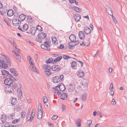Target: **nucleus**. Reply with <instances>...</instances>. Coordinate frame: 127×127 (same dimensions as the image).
<instances>
[{"mask_svg":"<svg viewBox=\"0 0 127 127\" xmlns=\"http://www.w3.org/2000/svg\"><path fill=\"white\" fill-rule=\"evenodd\" d=\"M5 61L2 57H0V67L4 69L11 65L10 60L8 57L5 56Z\"/></svg>","mask_w":127,"mask_h":127,"instance_id":"1","label":"nucleus"},{"mask_svg":"<svg viewBox=\"0 0 127 127\" xmlns=\"http://www.w3.org/2000/svg\"><path fill=\"white\" fill-rule=\"evenodd\" d=\"M18 85L16 83L12 84V86H9L6 87L5 90L7 93H10L12 92V91L16 90V89Z\"/></svg>","mask_w":127,"mask_h":127,"instance_id":"2","label":"nucleus"},{"mask_svg":"<svg viewBox=\"0 0 127 127\" xmlns=\"http://www.w3.org/2000/svg\"><path fill=\"white\" fill-rule=\"evenodd\" d=\"M8 77H9L5 79L4 80V83L6 85L8 86H11V85L13 84L14 80H15L16 79L11 75Z\"/></svg>","mask_w":127,"mask_h":127,"instance_id":"3","label":"nucleus"},{"mask_svg":"<svg viewBox=\"0 0 127 127\" xmlns=\"http://www.w3.org/2000/svg\"><path fill=\"white\" fill-rule=\"evenodd\" d=\"M46 33L43 32L40 33L37 35L38 38L36 39V40L40 43H41L42 41L41 39L45 38L46 36Z\"/></svg>","mask_w":127,"mask_h":127,"instance_id":"4","label":"nucleus"},{"mask_svg":"<svg viewBox=\"0 0 127 127\" xmlns=\"http://www.w3.org/2000/svg\"><path fill=\"white\" fill-rule=\"evenodd\" d=\"M38 106V110L37 112V117L38 119L40 120L41 119L42 117V106L40 105V107Z\"/></svg>","mask_w":127,"mask_h":127,"instance_id":"5","label":"nucleus"},{"mask_svg":"<svg viewBox=\"0 0 127 127\" xmlns=\"http://www.w3.org/2000/svg\"><path fill=\"white\" fill-rule=\"evenodd\" d=\"M52 69L53 71L57 72L60 70L61 67L58 65H55L52 66Z\"/></svg>","mask_w":127,"mask_h":127,"instance_id":"6","label":"nucleus"},{"mask_svg":"<svg viewBox=\"0 0 127 127\" xmlns=\"http://www.w3.org/2000/svg\"><path fill=\"white\" fill-rule=\"evenodd\" d=\"M56 87H59L60 90L62 92L64 91L65 90V87L64 84L62 83H61L60 85H58L56 86Z\"/></svg>","mask_w":127,"mask_h":127,"instance_id":"7","label":"nucleus"},{"mask_svg":"<svg viewBox=\"0 0 127 127\" xmlns=\"http://www.w3.org/2000/svg\"><path fill=\"white\" fill-rule=\"evenodd\" d=\"M106 10L107 13L110 15L113 16V13L111 9L109 7L107 6L106 7Z\"/></svg>","mask_w":127,"mask_h":127,"instance_id":"8","label":"nucleus"},{"mask_svg":"<svg viewBox=\"0 0 127 127\" xmlns=\"http://www.w3.org/2000/svg\"><path fill=\"white\" fill-rule=\"evenodd\" d=\"M1 72L2 74L4 76H7L8 77L11 75L8 71L4 70H1Z\"/></svg>","mask_w":127,"mask_h":127,"instance_id":"9","label":"nucleus"},{"mask_svg":"<svg viewBox=\"0 0 127 127\" xmlns=\"http://www.w3.org/2000/svg\"><path fill=\"white\" fill-rule=\"evenodd\" d=\"M26 17V16L23 14L20 15L19 17V19L20 22H21L25 20Z\"/></svg>","mask_w":127,"mask_h":127,"instance_id":"10","label":"nucleus"},{"mask_svg":"<svg viewBox=\"0 0 127 127\" xmlns=\"http://www.w3.org/2000/svg\"><path fill=\"white\" fill-rule=\"evenodd\" d=\"M74 86L71 84H70L68 86L67 88L69 91L71 92L74 90Z\"/></svg>","mask_w":127,"mask_h":127,"instance_id":"11","label":"nucleus"},{"mask_svg":"<svg viewBox=\"0 0 127 127\" xmlns=\"http://www.w3.org/2000/svg\"><path fill=\"white\" fill-rule=\"evenodd\" d=\"M19 19H13L12 21V22L13 24L15 26H18L19 25Z\"/></svg>","mask_w":127,"mask_h":127,"instance_id":"12","label":"nucleus"},{"mask_svg":"<svg viewBox=\"0 0 127 127\" xmlns=\"http://www.w3.org/2000/svg\"><path fill=\"white\" fill-rule=\"evenodd\" d=\"M79 37L81 39H83L84 38V34L83 32L80 31L79 32Z\"/></svg>","mask_w":127,"mask_h":127,"instance_id":"13","label":"nucleus"},{"mask_svg":"<svg viewBox=\"0 0 127 127\" xmlns=\"http://www.w3.org/2000/svg\"><path fill=\"white\" fill-rule=\"evenodd\" d=\"M67 95L65 93H62L60 97L61 99L63 100H66L67 98Z\"/></svg>","mask_w":127,"mask_h":127,"instance_id":"14","label":"nucleus"},{"mask_svg":"<svg viewBox=\"0 0 127 127\" xmlns=\"http://www.w3.org/2000/svg\"><path fill=\"white\" fill-rule=\"evenodd\" d=\"M60 81V78L58 76H56L54 77L53 79V82L55 83H58Z\"/></svg>","mask_w":127,"mask_h":127,"instance_id":"15","label":"nucleus"},{"mask_svg":"<svg viewBox=\"0 0 127 127\" xmlns=\"http://www.w3.org/2000/svg\"><path fill=\"white\" fill-rule=\"evenodd\" d=\"M69 39L71 42H74L76 40V36L73 34H71L69 36Z\"/></svg>","mask_w":127,"mask_h":127,"instance_id":"16","label":"nucleus"},{"mask_svg":"<svg viewBox=\"0 0 127 127\" xmlns=\"http://www.w3.org/2000/svg\"><path fill=\"white\" fill-rule=\"evenodd\" d=\"M51 70V69H44L45 73L47 76H48L51 74V72L50 71Z\"/></svg>","mask_w":127,"mask_h":127,"instance_id":"17","label":"nucleus"},{"mask_svg":"<svg viewBox=\"0 0 127 127\" xmlns=\"http://www.w3.org/2000/svg\"><path fill=\"white\" fill-rule=\"evenodd\" d=\"M10 71L11 73L13 74L14 75L16 76H17L18 75V73H17V72L15 71V69L14 68H10Z\"/></svg>","mask_w":127,"mask_h":127,"instance_id":"18","label":"nucleus"},{"mask_svg":"<svg viewBox=\"0 0 127 127\" xmlns=\"http://www.w3.org/2000/svg\"><path fill=\"white\" fill-rule=\"evenodd\" d=\"M74 18L76 21H79L81 18L80 16L78 15H75L74 16Z\"/></svg>","mask_w":127,"mask_h":127,"instance_id":"19","label":"nucleus"},{"mask_svg":"<svg viewBox=\"0 0 127 127\" xmlns=\"http://www.w3.org/2000/svg\"><path fill=\"white\" fill-rule=\"evenodd\" d=\"M91 29L90 28L85 27L84 29V32L86 34H88L91 32Z\"/></svg>","mask_w":127,"mask_h":127,"instance_id":"20","label":"nucleus"},{"mask_svg":"<svg viewBox=\"0 0 127 127\" xmlns=\"http://www.w3.org/2000/svg\"><path fill=\"white\" fill-rule=\"evenodd\" d=\"M7 119V116L4 114L2 115L1 117V119L3 123H5Z\"/></svg>","mask_w":127,"mask_h":127,"instance_id":"21","label":"nucleus"},{"mask_svg":"<svg viewBox=\"0 0 127 127\" xmlns=\"http://www.w3.org/2000/svg\"><path fill=\"white\" fill-rule=\"evenodd\" d=\"M34 118V116L32 115H28L26 118L27 120L28 121H32L33 119Z\"/></svg>","mask_w":127,"mask_h":127,"instance_id":"22","label":"nucleus"},{"mask_svg":"<svg viewBox=\"0 0 127 127\" xmlns=\"http://www.w3.org/2000/svg\"><path fill=\"white\" fill-rule=\"evenodd\" d=\"M41 47L43 49L48 51H49L50 50L49 48L45 44H41Z\"/></svg>","mask_w":127,"mask_h":127,"instance_id":"23","label":"nucleus"},{"mask_svg":"<svg viewBox=\"0 0 127 127\" xmlns=\"http://www.w3.org/2000/svg\"><path fill=\"white\" fill-rule=\"evenodd\" d=\"M56 57H57L56 56ZM57 57V58H55L54 60V62H55L57 63L59 62L63 58L62 56H61L58 57Z\"/></svg>","mask_w":127,"mask_h":127,"instance_id":"24","label":"nucleus"},{"mask_svg":"<svg viewBox=\"0 0 127 127\" xmlns=\"http://www.w3.org/2000/svg\"><path fill=\"white\" fill-rule=\"evenodd\" d=\"M7 14L8 16H12L13 14V10L12 9L9 10L7 12Z\"/></svg>","mask_w":127,"mask_h":127,"instance_id":"25","label":"nucleus"},{"mask_svg":"<svg viewBox=\"0 0 127 127\" xmlns=\"http://www.w3.org/2000/svg\"><path fill=\"white\" fill-rule=\"evenodd\" d=\"M52 41L55 44L57 45L58 43V41L57 38L56 37L52 38Z\"/></svg>","mask_w":127,"mask_h":127,"instance_id":"26","label":"nucleus"},{"mask_svg":"<svg viewBox=\"0 0 127 127\" xmlns=\"http://www.w3.org/2000/svg\"><path fill=\"white\" fill-rule=\"evenodd\" d=\"M36 31L37 30H36V29L35 28H33L31 29L30 32L32 35H34L35 34Z\"/></svg>","mask_w":127,"mask_h":127,"instance_id":"27","label":"nucleus"},{"mask_svg":"<svg viewBox=\"0 0 127 127\" xmlns=\"http://www.w3.org/2000/svg\"><path fill=\"white\" fill-rule=\"evenodd\" d=\"M30 68L31 69L35 72H37V70L36 69V68L34 65L32 66H30Z\"/></svg>","mask_w":127,"mask_h":127,"instance_id":"28","label":"nucleus"},{"mask_svg":"<svg viewBox=\"0 0 127 127\" xmlns=\"http://www.w3.org/2000/svg\"><path fill=\"white\" fill-rule=\"evenodd\" d=\"M87 95L85 93L82 95L81 97V99L84 101L86 100Z\"/></svg>","mask_w":127,"mask_h":127,"instance_id":"29","label":"nucleus"},{"mask_svg":"<svg viewBox=\"0 0 127 127\" xmlns=\"http://www.w3.org/2000/svg\"><path fill=\"white\" fill-rule=\"evenodd\" d=\"M17 102V101L16 98H13L11 100V104L13 105H15Z\"/></svg>","mask_w":127,"mask_h":127,"instance_id":"30","label":"nucleus"},{"mask_svg":"<svg viewBox=\"0 0 127 127\" xmlns=\"http://www.w3.org/2000/svg\"><path fill=\"white\" fill-rule=\"evenodd\" d=\"M77 64L76 62L73 61L72 63L71 66L74 69L76 68V67Z\"/></svg>","mask_w":127,"mask_h":127,"instance_id":"31","label":"nucleus"},{"mask_svg":"<svg viewBox=\"0 0 127 127\" xmlns=\"http://www.w3.org/2000/svg\"><path fill=\"white\" fill-rule=\"evenodd\" d=\"M73 8L74 10L78 12H81V9L79 7L74 6L73 7Z\"/></svg>","mask_w":127,"mask_h":127,"instance_id":"32","label":"nucleus"},{"mask_svg":"<svg viewBox=\"0 0 127 127\" xmlns=\"http://www.w3.org/2000/svg\"><path fill=\"white\" fill-rule=\"evenodd\" d=\"M78 75L80 77H83L84 76V73L82 71H81L79 72Z\"/></svg>","mask_w":127,"mask_h":127,"instance_id":"33","label":"nucleus"},{"mask_svg":"<svg viewBox=\"0 0 127 127\" xmlns=\"http://www.w3.org/2000/svg\"><path fill=\"white\" fill-rule=\"evenodd\" d=\"M43 68L44 69H51V67L49 65L45 64L44 65Z\"/></svg>","mask_w":127,"mask_h":127,"instance_id":"34","label":"nucleus"},{"mask_svg":"<svg viewBox=\"0 0 127 127\" xmlns=\"http://www.w3.org/2000/svg\"><path fill=\"white\" fill-rule=\"evenodd\" d=\"M68 44H69V45L70 47H69V49H72V47H73L75 46V45L73 43V42H69L68 43Z\"/></svg>","mask_w":127,"mask_h":127,"instance_id":"35","label":"nucleus"},{"mask_svg":"<svg viewBox=\"0 0 127 127\" xmlns=\"http://www.w3.org/2000/svg\"><path fill=\"white\" fill-rule=\"evenodd\" d=\"M82 86L85 89L87 88V83L86 82H83L82 84Z\"/></svg>","mask_w":127,"mask_h":127,"instance_id":"36","label":"nucleus"},{"mask_svg":"<svg viewBox=\"0 0 127 127\" xmlns=\"http://www.w3.org/2000/svg\"><path fill=\"white\" fill-rule=\"evenodd\" d=\"M53 61V59L52 58H51L48 59L46 61V63L47 64L50 63H52Z\"/></svg>","mask_w":127,"mask_h":127,"instance_id":"37","label":"nucleus"},{"mask_svg":"<svg viewBox=\"0 0 127 127\" xmlns=\"http://www.w3.org/2000/svg\"><path fill=\"white\" fill-rule=\"evenodd\" d=\"M27 21L29 23H32L33 22L32 18L31 17H28Z\"/></svg>","mask_w":127,"mask_h":127,"instance_id":"38","label":"nucleus"},{"mask_svg":"<svg viewBox=\"0 0 127 127\" xmlns=\"http://www.w3.org/2000/svg\"><path fill=\"white\" fill-rule=\"evenodd\" d=\"M28 29V26L26 24H24L23 27V30L24 31H26Z\"/></svg>","mask_w":127,"mask_h":127,"instance_id":"39","label":"nucleus"},{"mask_svg":"<svg viewBox=\"0 0 127 127\" xmlns=\"http://www.w3.org/2000/svg\"><path fill=\"white\" fill-rule=\"evenodd\" d=\"M36 30H37L38 31H42V28L39 25L37 26L36 27Z\"/></svg>","mask_w":127,"mask_h":127,"instance_id":"40","label":"nucleus"},{"mask_svg":"<svg viewBox=\"0 0 127 127\" xmlns=\"http://www.w3.org/2000/svg\"><path fill=\"white\" fill-rule=\"evenodd\" d=\"M43 99L44 102L45 104L47 102L48 100L47 97L46 96H43Z\"/></svg>","mask_w":127,"mask_h":127,"instance_id":"41","label":"nucleus"},{"mask_svg":"<svg viewBox=\"0 0 127 127\" xmlns=\"http://www.w3.org/2000/svg\"><path fill=\"white\" fill-rule=\"evenodd\" d=\"M62 111L63 112H65L66 110V107L64 105H62Z\"/></svg>","mask_w":127,"mask_h":127,"instance_id":"42","label":"nucleus"},{"mask_svg":"<svg viewBox=\"0 0 127 127\" xmlns=\"http://www.w3.org/2000/svg\"><path fill=\"white\" fill-rule=\"evenodd\" d=\"M58 48L59 49H65L66 48L64 47V45L62 44H61L60 46L58 47Z\"/></svg>","mask_w":127,"mask_h":127,"instance_id":"43","label":"nucleus"},{"mask_svg":"<svg viewBox=\"0 0 127 127\" xmlns=\"http://www.w3.org/2000/svg\"><path fill=\"white\" fill-rule=\"evenodd\" d=\"M63 58L64 59H65L66 60H67L69 58H71V57H70L65 55H63Z\"/></svg>","mask_w":127,"mask_h":127,"instance_id":"44","label":"nucleus"},{"mask_svg":"<svg viewBox=\"0 0 127 127\" xmlns=\"http://www.w3.org/2000/svg\"><path fill=\"white\" fill-rule=\"evenodd\" d=\"M97 114L100 118H102L103 115V114L100 111H98Z\"/></svg>","mask_w":127,"mask_h":127,"instance_id":"45","label":"nucleus"},{"mask_svg":"<svg viewBox=\"0 0 127 127\" xmlns=\"http://www.w3.org/2000/svg\"><path fill=\"white\" fill-rule=\"evenodd\" d=\"M44 43L45 45L48 46V47L50 46V44L49 41H46Z\"/></svg>","mask_w":127,"mask_h":127,"instance_id":"46","label":"nucleus"},{"mask_svg":"<svg viewBox=\"0 0 127 127\" xmlns=\"http://www.w3.org/2000/svg\"><path fill=\"white\" fill-rule=\"evenodd\" d=\"M19 119H16L15 120H14L12 121V123L13 124H15L16 123H17L18 122H19Z\"/></svg>","mask_w":127,"mask_h":127,"instance_id":"47","label":"nucleus"},{"mask_svg":"<svg viewBox=\"0 0 127 127\" xmlns=\"http://www.w3.org/2000/svg\"><path fill=\"white\" fill-rule=\"evenodd\" d=\"M111 103L113 105H115L116 104V102L115 101V100L113 98L111 101Z\"/></svg>","mask_w":127,"mask_h":127,"instance_id":"48","label":"nucleus"},{"mask_svg":"<svg viewBox=\"0 0 127 127\" xmlns=\"http://www.w3.org/2000/svg\"><path fill=\"white\" fill-rule=\"evenodd\" d=\"M26 114V112L25 111H23L22 112L21 114V117L23 118L25 116Z\"/></svg>","mask_w":127,"mask_h":127,"instance_id":"49","label":"nucleus"},{"mask_svg":"<svg viewBox=\"0 0 127 127\" xmlns=\"http://www.w3.org/2000/svg\"><path fill=\"white\" fill-rule=\"evenodd\" d=\"M16 58L17 59H18L19 60H20L19 59H20L21 58V56L19 54L17 53V54H16Z\"/></svg>","mask_w":127,"mask_h":127,"instance_id":"50","label":"nucleus"},{"mask_svg":"<svg viewBox=\"0 0 127 127\" xmlns=\"http://www.w3.org/2000/svg\"><path fill=\"white\" fill-rule=\"evenodd\" d=\"M58 117V116L57 115H54L53 116L52 118V119L53 120H55Z\"/></svg>","mask_w":127,"mask_h":127,"instance_id":"51","label":"nucleus"},{"mask_svg":"<svg viewBox=\"0 0 127 127\" xmlns=\"http://www.w3.org/2000/svg\"><path fill=\"white\" fill-rule=\"evenodd\" d=\"M30 63L31 64V65L30 66H32V65H34V61L33 60H32L30 61H29Z\"/></svg>","mask_w":127,"mask_h":127,"instance_id":"52","label":"nucleus"},{"mask_svg":"<svg viewBox=\"0 0 127 127\" xmlns=\"http://www.w3.org/2000/svg\"><path fill=\"white\" fill-rule=\"evenodd\" d=\"M76 124L77 123H81V121L79 119H76L75 121Z\"/></svg>","mask_w":127,"mask_h":127,"instance_id":"53","label":"nucleus"},{"mask_svg":"<svg viewBox=\"0 0 127 127\" xmlns=\"http://www.w3.org/2000/svg\"><path fill=\"white\" fill-rule=\"evenodd\" d=\"M13 15H14L16 17H17L18 16V13L17 12H15L14 13H13Z\"/></svg>","mask_w":127,"mask_h":127,"instance_id":"54","label":"nucleus"},{"mask_svg":"<svg viewBox=\"0 0 127 127\" xmlns=\"http://www.w3.org/2000/svg\"><path fill=\"white\" fill-rule=\"evenodd\" d=\"M80 44L81 45H83V46H84L86 45V43L85 41H84L82 42V43H81Z\"/></svg>","mask_w":127,"mask_h":127,"instance_id":"55","label":"nucleus"},{"mask_svg":"<svg viewBox=\"0 0 127 127\" xmlns=\"http://www.w3.org/2000/svg\"><path fill=\"white\" fill-rule=\"evenodd\" d=\"M113 84L112 83H111L110 84V88H109V89L110 90H113Z\"/></svg>","mask_w":127,"mask_h":127,"instance_id":"56","label":"nucleus"},{"mask_svg":"<svg viewBox=\"0 0 127 127\" xmlns=\"http://www.w3.org/2000/svg\"><path fill=\"white\" fill-rule=\"evenodd\" d=\"M55 93L57 94L58 95H59L61 94L60 92L58 89H57L56 91L55 92Z\"/></svg>","mask_w":127,"mask_h":127,"instance_id":"57","label":"nucleus"},{"mask_svg":"<svg viewBox=\"0 0 127 127\" xmlns=\"http://www.w3.org/2000/svg\"><path fill=\"white\" fill-rule=\"evenodd\" d=\"M79 43V42L78 40L76 41L75 40L73 42V43L75 45H76L78 44Z\"/></svg>","mask_w":127,"mask_h":127,"instance_id":"58","label":"nucleus"},{"mask_svg":"<svg viewBox=\"0 0 127 127\" xmlns=\"http://www.w3.org/2000/svg\"><path fill=\"white\" fill-rule=\"evenodd\" d=\"M60 80L61 81H62L63 80V79L64 78V76L62 74L60 76Z\"/></svg>","mask_w":127,"mask_h":127,"instance_id":"59","label":"nucleus"},{"mask_svg":"<svg viewBox=\"0 0 127 127\" xmlns=\"http://www.w3.org/2000/svg\"><path fill=\"white\" fill-rule=\"evenodd\" d=\"M110 94L112 96H113L114 95V92L113 91H111L109 92Z\"/></svg>","mask_w":127,"mask_h":127,"instance_id":"60","label":"nucleus"},{"mask_svg":"<svg viewBox=\"0 0 127 127\" xmlns=\"http://www.w3.org/2000/svg\"><path fill=\"white\" fill-rule=\"evenodd\" d=\"M87 123L88 124H92V121L91 120H89L87 121Z\"/></svg>","mask_w":127,"mask_h":127,"instance_id":"61","label":"nucleus"},{"mask_svg":"<svg viewBox=\"0 0 127 127\" xmlns=\"http://www.w3.org/2000/svg\"><path fill=\"white\" fill-rule=\"evenodd\" d=\"M112 16L113 19V20L114 21L115 23L116 24V23H117V21L115 19V17H114L113 16Z\"/></svg>","mask_w":127,"mask_h":127,"instance_id":"62","label":"nucleus"},{"mask_svg":"<svg viewBox=\"0 0 127 127\" xmlns=\"http://www.w3.org/2000/svg\"><path fill=\"white\" fill-rule=\"evenodd\" d=\"M21 107L19 105H18L16 106V109L17 110H18L20 109H21Z\"/></svg>","mask_w":127,"mask_h":127,"instance_id":"63","label":"nucleus"},{"mask_svg":"<svg viewBox=\"0 0 127 127\" xmlns=\"http://www.w3.org/2000/svg\"><path fill=\"white\" fill-rule=\"evenodd\" d=\"M76 124L77 126V127H81V123H79Z\"/></svg>","mask_w":127,"mask_h":127,"instance_id":"64","label":"nucleus"}]
</instances>
